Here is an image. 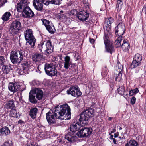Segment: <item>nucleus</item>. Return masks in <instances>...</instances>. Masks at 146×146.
Returning a JSON list of instances; mask_svg holds the SVG:
<instances>
[{
  "label": "nucleus",
  "mask_w": 146,
  "mask_h": 146,
  "mask_svg": "<svg viewBox=\"0 0 146 146\" xmlns=\"http://www.w3.org/2000/svg\"><path fill=\"white\" fill-rule=\"evenodd\" d=\"M54 113L49 112L46 114V119L50 124L55 122L56 119H69L71 118V113L70 107L67 104L58 105L54 109Z\"/></svg>",
  "instance_id": "obj_1"
},
{
  "label": "nucleus",
  "mask_w": 146,
  "mask_h": 146,
  "mask_svg": "<svg viewBox=\"0 0 146 146\" xmlns=\"http://www.w3.org/2000/svg\"><path fill=\"white\" fill-rule=\"evenodd\" d=\"M94 113L92 109H88L83 112L80 115L79 119L80 123L78 122L74 123L70 125V130L72 133L79 130L82 126L87 124V121L90 117L93 116Z\"/></svg>",
  "instance_id": "obj_2"
},
{
  "label": "nucleus",
  "mask_w": 146,
  "mask_h": 146,
  "mask_svg": "<svg viewBox=\"0 0 146 146\" xmlns=\"http://www.w3.org/2000/svg\"><path fill=\"white\" fill-rule=\"evenodd\" d=\"M27 51L25 49L12 51L10 55L11 60L13 64L19 63L23 60V58L27 56Z\"/></svg>",
  "instance_id": "obj_3"
},
{
  "label": "nucleus",
  "mask_w": 146,
  "mask_h": 146,
  "mask_svg": "<svg viewBox=\"0 0 146 146\" xmlns=\"http://www.w3.org/2000/svg\"><path fill=\"white\" fill-rule=\"evenodd\" d=\"M62 0H33V5L35 9L38 11H41L43 9V5L42 3L48 5L50 3L59 5Z\"/></svg>",
  "instance_id": "obj_4"
},
{
  "label": "nucleus",
  "mask_w": 146,
  "mask_h": 146,
  "mask_svg": "<svg viewBox=\"0 0 146 146\" xmlns=\"http://www.w3.org/2000/svg\"><path fill=\"white\" fill-rule=\"evenodd\" d=\"M57 66L55 62L45 64L44 70L46 74L51 77L57 76L58 72L56 68Z\"/></svg>",
  "instance_id": "obj_5"
},
{
  "label": "nucleus",
  "mask_w": 146,
  "mask_h": 146,
  "mask_svg": "<svg viewBox=\"0 0 146 146\" xmlns=\"http://www.w3.org/2000/svg\"><path fill=\"white\" fill-rule=\"evenodd\" d=\"M21 22L17 20H15L11 24L10 31L13 34H16L18 33V31L21 29Z\"/></svg>",
  "instance_id": "obj_6"
},
{
  "label": "nucleus",
  "mask_w": 146,
  "mask_h": 146,
  "mask_svg": "<svg viewBox=\"0 0 146 146\" xmlns=\"http://www.w3.org/2000/svg\"><path fill=\"white\" fill-rule=\"evenodd\" d=\"M67 93L68 94H71L74 97H78L82 94L81 92L77 85L71 86L69 90L67 91Z\"/></svg>",
  "instance_id": "obj_7"
},
{
  "label": "nucleus",
  "mask_w": 146,
  "mask_h": 146,
  "mask_svg": "<svg viewBox=\"0 0 146 146\" xmlns=\"http://www.w3.org/2000/svg\"><path fill=\"white\" fill-rule=\"evenodd\" d=\"M115 33L116 35L122 36L125 31V27L123 23H121L115 28Z\"/></svg>",
  "instance_id": "obj_8"
},
{
  "label": "nucleus",
  "mask_w": 146,
  "mask_h": 146,
  "mask_svg": "<svg viewBox=\"0 0 146 146\" xmlns=\"http://www.w3.org/2000/svg\"><path fill=\"white\" fill-rule=\"evenodd\" d=\"M92 129L91 128L84 127L82 128L78 132V136L81 137H86L89 136L91 134Z\"/></svg>",
  "instance_id": "obj_9"
},
{
  "label": "nucleus",
  "mask_w": 146,
  "mask_h": 146,
  "mask_svg": "<svg viewBox=\"0 0 146 146\" xmlns=\"http://www.w3.org/2000/svg\"><path fill=\"white\" fill-rule=\"evenodd\" d=\"M64 67L66 69H70V68H74L75 65L72 62L70 57L68 56H66L64 58Z\"/></svg>",
  "instance_id": "obj_10"
},
{
  "label": "nucleus",
  "mask_w": 146,
  "mask_h": 146,
  "mask_svg": "<svg viewBox=\"0 0 146 146\" xmlns=\"http://www.w3.org/2000/svg\"><path fill=\"white\" fill-rule=\"evenodd\" d=\"M53 48L51 42L49 40L46 41L45 54L48 55L53 52Z\"/></svg>",
  "instance_id": "obj_11"
},
{
  "label": "nucleus",
  "mask_w": 146,
  "mask_h": 146,
  "mask_svg": "<svg viewBox=\"0 0 146 146\" xmlns=\"http://www.w3.org/2000/svg\"><path fill=\"white\" fill-rule=\"evenodd\" d=\"M20 86L17 83H10L9 84V90L13 92L18 91L20 89Z\"/></svg>",
  "instance_id": "obj_12"
},
{
  "label": "nucleus",
  "mask_w": 146,
  "mask_h": 146,
  "mask_svg": "<svg viewBox=\"0 0 146 146\" xmlns=\"http://www.w3.org/2000/svg\"><path fill=\"white\" fill-rule=\"evenodd\" d=\"M65 138L71 142H75L77 139V137L74 135V133H72L71 131L66 135Z\"/></svg>",
  "instance_id": "obj_13"
},
{
  "label": "nucleus",
  "mask_w": 146,
  "mask_h": 146,
  "mask_svg": "<svg viewBox=\"0 0 146 146\" xmlns=\"http://www.w3.org/2000/svg\"><path fill=\"white\" fill-rule=\"evenodd\" d=\"M77 17L80 20L86 21L89 17V14L84 11H81L78 13Z\"/></svg>",
  "instance_id": "obj_14"
},
{
  "label": "nucleus",
  "mask_w": 146,
  "mask_h": 146,
  "mask_svg": "<svg viewBox=\"0 0 146 146\" xmlns=\"http://www.w3.org/2000/svg\"><path fill=\"white\" fill-rule=\"evenodd\" d=\"M34 94L35 95L36 98L38 100H40L42 99L43 93L42 90L38 88H35L32 90Z\"/></svg>",
  "instance_id": "obj_15"
},
{
  "label": "nucleus",
  "mask_w": 146,
  "mask_h": 146,
  "mask_svg": "<svg viewBox=\"0 0 146 146\" xmlns=\"http://www.w3.org/2000/svg\"><path fill=\"white\" fill-rule=\"evenodd\" d=\"M23 13L25 15L26 17H32L34 15V13L28 6L25 7L23 9Z\"/></svg>",
  "instance_id": "obj_16"
},
{
  "label": "nucleus",
  "mask_w": 146,
  "mask_h": 146,
  "mask_svg": "<svg viewBox=\"0 0 146 146\" xmlns=\"http://www.w3.org/2000/svg\"><path fill=\"white\" fill-rule=\"evenodd\" d=\"M25 38L26 40L34 37L31 29H27L24 32Z\"/></svg>",
  "instance_id": "obj_17"
},
{
  "label": "nucleus",
  "mask_w": 146,
  "mask_h": 146,
  "mask_svg": "<svg viewBox=\"0 0 146 146\" xmlns=\"http://www.w3.org/2000/svg\"><path fill=\"white\" fill-rule=\"evenodd\" d=\"M38 112V109L36 107L31 108L29 112V114L31 117L33 119L36 118Z\"/></svg>",
  "instance_id": "obj_18"
},
{
  "label": "nucleus",
  "mask_w": 146,
  "mask_h": 146,
  "mask_svg": "<svg viewBox=\"0 0 146 146\" xmlns=\"http://www.w3.org/2000/svg\"><path fill=\"white\" fill-rule=\"evenodd\" d=\"M122 72L118 71V70H115L114 71V76L115 78V80L117 81H120L121 79Z\"/></svg>",
  "instance_id": "obj_19"
},
{
  "label": "nucleus",
  "mask_w": 146,
  "mask_h": 146,
  "mask_svg": "<svg viewBox=\"0 0 146 146\" xmlns=\"http://www.w3.org/2000/svg\"><path fill=\"white\" fill-rule=\"evenodd\" d=\"M113 21V19L111 17L107 19L106 20L104 25L107 28V29H106V30L109 31L110 29L111 25Z\"/></svg>",
  "instance_id": "obj_20"
},
{
  "label": "nucleus",
  "mask_w": 146,
  "mask_h": 146,
  "mask_svg": "<svg viewBox=\"0 0 146 146\" xmlns=\"http://www.w3.org/2000/svg\"><path fill=\"white\" fill-rule=\"evenodd\" d=\"M36 97L33 91H31L29 94V100L30 102L33 104H35L37 102V100L35 98Z\"/></svg>",
  "instance_id": "obj_21"
},
{
  "label": "nucleus",
  "mask_w": 146,
  "mask_h": 146,
  "mask_svg": "<svg viewBox=\"0 0 146 146\" xmlns=\"http://www.w3.org/2000/svg\"><path fill=\"white\" fill-rule=\"evenodd\" d=\"M121 47L123 51L127 52L130 47L129 43L126 40H124Z\"/></svg>",
  "instance_id": "obj_22"
},
{
  "label": "nucleus",
  "mask_w": 146,
  "mask_h": 146,
  "mask_svg": "<svg viewBox=\"0 0 146 146\" xmlns=\"http://www.w3.org/2000/svg\"><path fill=\"white\" fill-rule=\"evenodd\" d=\"M32 59L35 61L40 62L43 59V56L41 54H36L32 57Z\"/></svg>",
  "instance_id": "obj_23"
},
{
  "label": "nucleus",
  "mask_w": 146,
  "mask_h": 146,
  "mask_svg": "<svg viewBox=\"0 0 146 146\" xmlns=\"http://www.w3.org/2000/svg\"><path fill=\"white\" fill-rule=\"evenodd\" d=\"M10 133V131L6 127H3L1 129V135L6 136Z\"/></svg>",
  "instance_id": "obj_24"
},
{
  "label": "nucleus",
  "mask_w": 146,
  "mask_h": 146,
  "mask_svg": "<svg viewBox=\"0 0 146 146\" xmlns=\"http://www.w3.org/2000/svg\"><path fill=\"white\" fill-rule=\"evenodd\" d=\"M26 40L27 42L31 46V47H33L35 45L36 41V39L34 37L30 38L29 39Z\"/></svg>",
  "instance_id": "obj_25"
},
{
  "label": "nucleus",
  "mask_w": 146,
  "mask_h": 146,
  "mask_svg": "<svg viewBox=\"0 0 146 146\" xmlns=\"http://www.w3.org/2000/svg\"><path fill=\"white\" fill-rule=\"evenodd\" d=\"M10 115L11 117L16 118H19L20 116L19 114L15 110L13 109L10 111Z\"/></svg>",
  "instance_id": "obj_26"
},
{
  "label": "nucleus",
  "mask_w": 146,
  "mask_h": 146,
  "mask_svg": "<svg viewBox=\"0 0 146 146\" xmlns=\"http://www.w3.org/2000/svg\"><path fill=\"white\" fill-rule=\"evenodd\" d=\"M64 12L62 10L60 11V13L57 14V18L60 20L63 21L66 19V15L63 14Z\"/></svg>",
  "instance_id": "obj_27"
},
{
  "label": "nucleus",
  "mask_w": 146,
  "mask_h": 146,
  "mask_svg": "<svg viewBox=\"0 0 146 146\" xmlns=\"http://www.w3.org/2000/svg\"><path fill=\"white\" fill-rule=\"evenodd\" d=\"M46 42H41L38 46V48L40 52L44 51L45 52Z\"/></svg>",
  "instance_id": "obj_28"
},
{
  "label": "nucleus",
  "mask_w": 146,
  "mask_h": 146,
  "mask_svg": "<svg viewBox=\"0 0 146 146\" xmlns=\"http://www.w3.org/2000/svg\"><path fill=\"white\" fill-rule=\"evenodd\" d=\"M11 15V13L9 12H6L3 15L2 19L3 21H8L9 19V17Z\"/></svg>",
  "instance_id": "obj_29"
},
{
  "label": "nucleus",
  "mask_w": 146,
  "mask_h": 146,
  "mask_svg": "<svg viewBox=\"0 0 146 146\" xmlns=\"http://www.w3.org/2000/svg\"><path fill=\"white\" fill-rule=\"evenodd\" d=\"M122 37L119 36L115 42V44L116 47L117 48L121 46V42L122 40Z\"/></svg>",
  "instance_id": "obj_30"
},
{
  "label": "nucleus",
  "mask_w": 146,
  "mask_h": 146,
  "mask_svg": "<svg viewBox=\"0 0 146 146\" xmlns=\"http://www.w3.org/2000/svg\"><path fill=\"white\" fill-rule=\"evenodd\" d=\"M141 65V63L134 60H133L131 63L130 67L131 69H133L136 68Z\"/></svg>",
  "instance_id": "obj_31"
},
{
  "label": "nucleus",
  "mask_w": 146,
  "mask_h": 146,
  "mask_svg": "<svg viewBox=\"0 0 146 146\" xmlns=\"http://www.w3.org/2000/svg\"><path fill=\"white\" fill-rule=\"evenodd\" d=\"M51 25V24H50L46 28V29L50 33L53 34H54V32L56 31V30L54 26Z\"/></svg>",
  "instance_id": "obj_32"
},
{
  "label": "nucleus",
  "mask_w": 146,
  "mask_h": 146,
  "mask_svg": "<svg viewBox=\"0 0 146 146\" xmlns=\"http://www.w3.org/2000/svg\"><path fill=\"white\" fill-rule=\"evenodd\" d=\"M137 143L134 140L131 139L127 143L125 146H137Z\"/></svg>",
  "instance_id": "obj_33"
},
{
  "label": "nucleus",
  "mask_w": 146,
  "mask_h": 146,
  "mask_svg": "<svg viewBox=\"0 0 146 146\" xmlns=\"http://www.w3.org/2000/svg\"><path fill=\"white\" fill-rule=\"evenodd\" d=\"M10 70V66H9L6 65V64H4L3 65L2 67V70L3 73L7 74L9 72Z\"/></svg>",
  "instance_id": "obj_34"
},
{
  "label": "nucleus",
  "mask_w": 146,
  "mask_h": 146,
  "mask_svg": "<svg viewBox=\"0 0 146 146\" xmlns=\"http://www.w3.org/2000/svg\"><path fill=\"white\" fill-rule=\"evenodd\" d=\"M6 105L7 108H8L13 109L15 107L13 101L12 100L8 101L6 103Z\"/></svg>",
  "instance_id": "obj_35"
},
{
  "label": "nucleus",
  "mask_w": 146,
  "mask_h": 146,
  "mask_svg": "<svg viewBox=\"0 0 146 146\" xmlns=\"http://www.w3.org/2000/svg\"><path fill=\"white\" fill-rule=\"evenodd\" d=\"M142 56L139 54H136L133 58V59L141 63L142 60Z\"/></svg>",
  "instance_id": "obj_36"
},
{
  "label": "nucleus",
  "mask_w": 146,
  "mask_h": 146,
  "mask_svg": "<svg viewBox=\"0 0 146 146\" xmlns=\"http://www.w3.org/2000/svg\"><path fill=\"white\" fill-rule=\"evenodd\" d=\"M105 47L107 52H110L111 54L112 51L114 48L112 44H109L106 46H105Z\"/></svg>",
  "instance_id": "obj_37"
},
{
  "label": "nucleus",
  "mask_w": 146,
  "mask_h": 146,
  "mask_svg": "<svg viewBox=\"0 0 146 146\" xmlns=\"http://www.w3.org/2000/svg\"><path fill=\"white\" fill-rule=\"evenodd\" d=\"M129 94L130 96H132L136 94L139 92V90L137 88L133 90H129Z\"/></svg>",
  "instance_id": "obj_38"
},
{
  "label": "nucleus",
  "mask_w": 146,
  "mask_h": 146,
  "mask_svg": "<svg viewBox=\"0 0 146 146\" xmlns=\"http://www.w3.org/2000/svg\"><path fill=\"white\" fill-rule=\"evenodd\" d=\"M117 91L119 94L121 95H124L125 89L123 86H121L119 88Z\"/></svg>",
  "instance_id": "obj_39"
},
{
  "label": "nucleus",
  "mask_w": 146,
  "mask_h": 146,
  "mask_svg": "<svg viewBox=\"0 0 146 146\" xmlns=\"http://www.w3.org/2000/svg\"><path fill=\"white\" fill-rule=\"evenodd\" d=\"M41 20L42 23V24L45 26L46 28L50 24V21L46 19H42Z\"/></svg>",
  "instance_id": "obj_40"
},
{
  "label": "nucleus",
  "mask_w": 146,
  "mask_h": 146,
  "mask_svg": "<svg viewBox=\"0 0 146 146\" xmlns=\"http://www.w3.org/2000/svg\"><path fill=\"white\" fill-rule=\"evenodd\" d=\"M122 0H118L117 2L116 8L117 11H119L121 8L122 5Z\"/></svg>",
  "instance_id": "obj_41"
},
{
  "label": "nucleus",
  "mask_w": 146,
  "mask_h": 146,
  "mask_svg": "<svg viewBox=\"0 0 146 146\" xmlns=\"http://www.w3.org/2000/svg\"><path fill=\"white\" fill-rule=\"evenodd\" d=\"M7 63V59L3 56H1V65L6 64Z\"/></svg>",
  "instance_id": "obj_42"
},
{
  "label": "nucleus",
  "mask_w": 146,
  "mask_h": 146,
  "mask_svg": "<svg viewBox=\"0 0 146 146\" xmlns=\"http://www.w3.org/2000/svg\"><path fill=\"white\" fill-rule=\"evenodd\" d=\"M104 40L105 46H106L110 44V42L109 40L108 36L107 35H105L104 37Z\"/></svg>",
  "instance_id": "obj_43"
},
{
  "label": "nucleus",
  "mask_w": 146,
  "mask_h": 146,
  "mask_svg": "<svg viewBox=\"0 0 146 146\" xmlns=\"http://www.w3.org/2000/svg\"><path fill=\"white\" fill-rule=\"evenodd\" d=\"M24 6V4L23 3V1H21L17 4V7L18 10L20 11V10L23 8Z\"/></svg>",
  "instance_id": "obj_44"
},
{
  "label": "nucleus",
  "mask_w": 146,
  "mask_h": 146,
  "mask_svg": "<svg viewBox=\"0 0 146 146\" xmlns=\"http://www.w3.org/2000/svg\"><path fill=\"white\" fill-rule=\"evenodd\" d=\"M136 99V98L135 97H132L130 101L131 104L133 105L135 103Z\"/></svg>",
  "instance_id": "obj_45"
},
{
  "label": "nucleus",
  "mask_w": 146,
  "mask_h": 146,
  "mask_svg": "<svg viewBox=\"0 0 146 146\" xmlns=\"http://www.w3.org/2000/svg\"><path fill=\"white\" fill-rule=\"evenodd\" d=\"M117 64L118 67V71L122 72V66L119 62H117Z\"/></svg>",
  "instance_id": "obj_46"
},
{
  "label": "nucleus",
  "mask_w": 146,
  "mask_h": 146,
  "mask_svg": "<svg viewBox=\"0 0 146 146\" xmlns=\"http://www.w3.org/2000/svg\"><path fill=\"white\" fill-rule=\"evenodd\" d=\"M71 13L73 15H78V13L77 11V10L76 9L72 10H71Z\"/></svg>",
  "instance_id": "obj_47"
},
{
  "label": "nucleus",
  "mask_w": 146,
  "mask_h": 146,
  "mask_svg": "<svg viewBox=\"0 0 146 146\" xmlns=\"http://www.w3.org/2000/svg\"><path fill=\"white\" fill-rule=\"evenodd\" d=\"M23 65H24V66H23V70H25L28 66V64L27 62H26L25 63H23Z\"/></svg>",
  "instance_id": "obj_48"
},
{
  "label": "nucleus",
  "mask_w": 146,
  "mask_h": 146,
  "mask_svg": "<svg viewBox=\"0 0 146 146\" xmlns=\"http://www.w3.org/2000/svg\"><path fill=\"white\" fill-rule=\"evenodd\" d=\"M108 74L107 70H105L104 72H103L102 74V76H103L104 77H106L107 76Z\"/></svg>",
  "instance_id": "obj_49"
},
{
  "label": "nucleus",
  "mask_w": 146,
  "mask_h": 146,
  "mask_svg": "<svg viewBox=\"0 0 146 146\" xmlns=\"http://www.w3.org/2000/svg\"><path fill=\"white\" fill-rule=\"evenodd\" d=\"M7 2V0H1V6L3 5Z\"/></svg>",
  "instance_id": "obj_50"
},
{
  "label": "nucleus",
  "mask_w": 146,
  "mask_h": 146,
  "mask_svg": "<svg viewBox=\"0 0 146 146\" xmlns=\"http://www.w3.org/2000/svg\"><path fill=\"white\" fill-rule=\"evenodd\" d=\"M1 146H11V145L9 142H6Z\"/></svg>",
  "instance_id": "obj_51"
},
{
  "label": "nucleus",
  "mask_w": 146,
  "mask_h": 146,
  "mask_svg": "<svg viewBox=\"0 0 146 146\" xmlns=\"http://www.w3.org/2000/svg\"><path fill=\"white\" fill-rule=\"evenodd\" d=\"M27 146H35V145H34L33 142L31 141L30 143H27Z\"/></svg>",
  "instance_id": "obj_52"
},
{
  "label": "nucleus",
  "mask_w": 146,
  "mask_h": 146,
  "mask_svg": "<svg viewBox=\"0 0 146 146\" xmlns=\"http://www.w3.org/2000/svg\"><path fill=\"white\" fill-rule=\"evenodd\" d=\"M142 12L143 13H145L146 14V7H144L142 9Z\"/></svg>",
  "instance_id": "obj_53"
},
{
  "label": "nucleus",
  "mask_w": 146,
  "mask_h": 146,
  "mask_svg": "<svg viewBox=\"0 0 146 146\" xmlns=\"http://www.w3.org/2000/svg\"><path fill=\"white\" fill-rule=\"evenodd\" d=\"M94 41H95V40H94V39H90V42L91 43H92V44L94 43Z\"/></svg>",
  "instance_id": "obj_54"
},
{
  "label": "nucleus",
  "mask_w": 146,
  "mask_h": 146,
  "mask_svg": "<svg viewBox=\"0 0 146 146\" xmlns=\"http://www.w3.org/2000/svg\"><path fill=\"white\" fill-rule=\"evenodd\" d=\"M119 135V133H115L114 134V137L115 138L117 137Z\"/></svg>",
  "instance_id": "obj_55"
},
{
  "label": "nucleus",
  "mask_w": 146,
  "mask_h": 146,
  "mask_svg": "<svg viewBox=\"0 0 146 146\" xmlns=\"http://www.w3.org/2000/svg\"><path fill=\"white\" fill-rule=\"evenodd\" d=\"M113 142L115 144H117V143H116V142H117L116 140H115V139L113 138Z\"/></svg>",
  "instance_id": "obj_56"
},
{
  "label": "nucleus",
  "mask_w": 146,
  "mask_h": 146,
  "mask_svg": "<svg viewBox=\"0 0 146 146\" xmlns=\"http://www.w3.org/2000/svg\"><path fill=\"white\" fill-rule=\"evenodd\" d=\"M23 123V121L21 120H19L18 122V123Z\"/></svg>",
  "instance_id": "obj_57"
},
{
  "label": "nucleus",
  "mask_w": 146,
  "mask_h": 146,
  "mask_svg": "<svg viewBox=\"0 0 146 146\" xmlns=\"http://www.w3.org/2000/svg\"><path fill=\"white\" fill-rule=\"evenodd\" d=\"M116 130L115 129H114L113 131H112L111 132V134L115 132Z\"/></svg>",
  "instance_id": "obj_58"
},
{
  "label": "nucleus",
  "mask_w": 146,
  "mask_h": 146,
  "mask_svg": "<svg viewBox=\"0 0 146 146\" xmlns=\"http://www.w3.org/2000/svg\"><path fill=\"white\" fill-rule=\"evenodd\" d=\"M119 138H120L121 139H122V140H123L124 139H125V137H124L123 136L122 137V138H121V137H120Z\"/></svg>",
  "instance_id": "obj_59"
},
{
  "label": "nucleus",
  "mask_w": 146,
  "mask_h": 146,
  "mask_svg": "<svg viewBox=\"0 0 146 146\" xmlns=\"http://www.w3.org/2000/svg\"><path fill=\"white\" fill-rule=\"evenodd\" d=\"M112 118L111 117H109L108 118V120L109 121H111L112 119Z\"/></svg>",
  "instance_id": "obj_60"
},
{
  "label": "nucleus",
  "mask_w": 146,
  "mask_h": 146,
  "mask_svg": "<svg viewBox=\"0 0 146 146\" xmlns=\"http://www.w3.org/2000/svg\"><path fill=\"white\" fill-rule=\"evenodd\" d=\"M58 140H59V142L60 143L62 142V140L60 139V140L59 139H58Z\"/></svg>",
  "instance_id": "obj_61"
},
{
  "label": "nucleus",
  "mask_w": 146,
  "mask_h": 146,
  "mask_svg": "<svg viewBox=\"0 0 146 146\" xmlns=\"http://www.w3.org/2000/svg\"><path fill=\"white\" fill-rule=\"evenodd\" d=\"M111 133H110L109 134H110V135L111 137L112 138V139H113V135H111Z\"/></svg>",
  "instance_id": "obj_62"
},
{
  "label": "nucleus",
  "mask_w": 146,
  "mask_h": 146,
  "mask_svg": "<svg viewBox=\"0 0 146 146\" xmlns=\"http://www.w3.org/2000/svg\"><path fill=\"white\" fill-rule=\"evenodd\" d=\"M122 129V128L121 127H120V128H119V130H121Z\"/></svg>",
  "instance_id": "obj_63"
},
{
  "label": "nucleus",
  "mask_w": 146,
  "mask_h": 146,
  "mask_svg": "<svg viewBox=\"0 0 146 146\" xmlns=\"http://www.w3.org/2000/svg\"><path fill=\"white\" fill-rule=\"evenodd\" d=\"M105 69H106V66H105Z\"/></svg>",
  "instance_id": "obj_64"
}]
</instances>
